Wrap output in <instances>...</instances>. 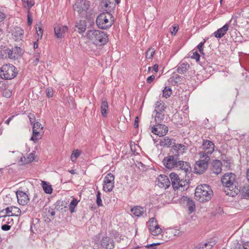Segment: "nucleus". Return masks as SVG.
I'll use <instances>...</instances> for the list:
<instances>
[{
    "label": "nucleus",
    "instance_id": "nucleus-1",
    "mask_svg": "<svg viewBox=\"0 0 249 249\" xmlns=\"http://www.w3.org/2000/svg\"><path fill=\"white\" fill-rule=\"evenodd\" d=\"M221 182L225 187L224 191L227 195L233 196L239 192L235 174L232 173H226L222 177Z\"/></svg>",
    "mask_w": 249,
    "mask_h": 249
},
{
    "label": "nucleus",
    "instance_id": "nucleus-2",
    "mask_svg": "<svg viewBox=\"0 0 249 249\" xmlns=\"http://www.w3.org/2000/svg\"><path fill=\"white\" fill-rule=\"evenodd\" d=\"M87 36L96 46L104 45L108 41L107 35L105 32L98 30L88 31Z\"/></svg>",
    "mask_w": 249,
    "mask_h": 249
},
{
    "label": "nucleus",
    "instance_id": "nucleus-3",
    "mask_svg": "<svg viewBox=\"0 0 249 249\" xmlns=\"http://www.w3.org/2000/svg\"><path fill=\"white\" fill-rule=\"evenodd\" d=\"M213 195V192L210 186L207 184L198 185L195 190V198L200 202L209 201Z\"/></svg>",
    "mask_w": 249,
    "mask_h": 249
},
{
    "label": "nucleus",
    "instance_id": "nucleus-4",
    "mask_svg": "<svg viewBox=\"0 0 249 249\" xmlns=\"http://www.w3.org/2000/svg\"><path fill=\"white\" fill-rule=\"evenodd\" d=\"M113 22V17L111 14L107 12L101 13L96 20L97 26L101 29H107L110 28Z\"/></svg>",
    "mask_w": 249,
    "mask_h": 249
},
{
    "label": "nucleus",
    "instance_id": "nucleus-5",
    "mask_svg": "<svg viewBox=\"0 0 249 249\" xmlns=\"http://www.w3.org/2000/svg\"><path fill=\"white\" fill-rule=\"evenodd\" d=\"M18 73L17 68L12 64H6L0 68V77L5 80L14 79Z\"/></svg>",
    "mask_w": 249,
    "mask_h": 249
},
{
    "label": "nucleus",
    "instance_id": "nucleus-6",
    "mask_svg": "<svg viewBox=\"0 0 249 249\" xmlns=\"http://www.w3.org/2000/svg\"><path fill=\"white\" fill-rule=\"evenodd\" d=\"M90 4V2L87 0H76L73 9L81 17H84L89 8Z\"/></svg>",
    "mask_w": 249,
    "mask_h": 249
},
{
    "label": "nucleus",
    "instance_id": "nucleus-7",
    "mask_svg": "<svg viewBox=\"0 0 249 249\" xmlns=\"http://www.w3.org/2000/svg\"><path fill=\"white\" fill-rule=\"evenodd\" d=\"M114 186V176L111 173L107 174L103 181V190L106 192H110Z\"/></svg>",
    "mask_w": 249,
    "mask_h": 249
},
{
    "label": "nucleus",
    "instance_id": "nucleus-8",
    "mask_svg": "<svg viewBox=\"0 0 249 249\" xmlns=\"http://www.w3.org/2000/svg\"><path fill=\"white\" fill-rule=\"evenodd\" d=\"M179 160L177 155H169L165 157L162 161L163 165L168 169L176 168Z\"/></svg>",
    "mask_w": 249,
    "mask_h": 249
},
{
    "label": "nucleus",
    "instance_id": "nucleus-9",
    "mask_svg": "<svg viewBox=\"0 0 249 249\" xmlns=\"http://www.w3.org/2000/svg\"><path fill=\"white\" fill-rule=\"evenodd\" d=\"M151 132L160 137L165 135L168 131V127L163 124H156L151 129Z\"/></svg>",
    "mask_w": 249,
    "mask_h": 249
},
{
    "label": "nucleus",
    "instance_id": "nucleus-10",
    "mask_svg": "<svg viewBox=\"0 0 249 249\" xmlns=\"http://www.w3.org/2000/svg\"><path fill=\"white\" fill-rule=\"evenodd\" d=\"M172 187L174 190L178 189L180 187L185 186V181L180 180L178 176L175 173H171L170 174Z\"/></svg>",
    "mask_w": 249,
    "mask_h": 249
},
{
    "label": "nucleus",
    "instance_id": "nucleus-11",
    "mask_svg": "<svg viewBox=\"0 0 249 249\" xmlns=\"http://www.w3.org/2000/svg\"><path fill=\"white\" fill-rule=\"evenodd\" d=\"M5 53L8 54L10 59H18L20 57L22 53V49L18 47H15L12 49H5Z\"/></svg>",
    "mask_w": 249,
    "mask_h": 249
},
{
    "label": "nucleus",
    "instance_id": "nucleus-12",
    "mask_svg": "<svg viewBox=\"0 0 249 249\" xmlns=\"http://www.w3.org/2000/svg\"><path fill=\"white\" fill-rule=\"evenodd\" d=\"M157 185L160 188L165 189L168 188L170 185V181L168 177L164 175H160L157 178Z\"/></svg>",
    "mask_w": 249,
    "mask_h": 249
},
{
    "label": "nucleus",
    "instance_id": "nucleus-13",
    "mask_svg": "<svg viewBox=\"0 0 249 249\" xmlns=\"http://www.w3.org/2000/svg\"><path fill=\"white\" fill-rule=\"evenodd\" d=\"M202 148L203 150L202 152H205L208 154H211L214 151V144L211 141L203 140Z\"/></svg>",
    "mask_w": 249,
    "mask_h": 249
},
{
    "label": "nucleus",
    "instance_id": "nucleus-14",
    "mask_svg": "<svg viewBox=\"0 0 249 249\" xmlns=\"http://www.w3.org/2000/svg\"><path fill=\"white\" fill-rule=\"evenodd\" d=\"M208 167V163L206 162H202L201 160H197L196 161L195 166V171L196 174H203Z\"/></svg>",
    "mask_w": 249,
    "mask_h": 249
},
{
    "label": "nucleus",
    "instance_id": "nucleus-15",
    "mask_svg": "<svg viewBox=\"0 0 249 249\" xmlns=\"http://www.w3.org/2000/svg\"><path fill=\"white\" fill-rule=\"evenodd\" d=\"M101 246L105 249H112L114 247V242L111 238L104 237L101 241Z\"/></svg>",
    "mask_w": 249,
    "mask_h": 249
},
{
    "label": "nucleus",
    "instance_id": "nucleus-16",
    "mask_svg": "<svg viewBox=\"0 0 249 249\" xmlns=\"http://www.w3.org/2000/svg\"><path fill=\"white\" fill-rule=\"evenodd\" d=\"M18 203L22 205H26L29 201V197L25 192L18 190L16 192Z\"/></svg>",
    "mask_w": 249,
    "mask_h": 249
},
{
    "label": "nucleus",
    "instance_id": "nucleus-17",
    "mask_svg": "<svg viewBox=\"0 0 249 249\" xmlns=\"http://www.w3.org/2000/svg\"><path fill=\"white\" fill-rule=\"evenodd\" d=\"M176 169L184 171L186 174L190 173L192 171L191 167L189 162L179 160Z\"/></svg>",
    "mask_w": 249,
    "mask_h": 249
},
{
    "label": "nucleus",
    "instance_id": "nucleus-18",
    "mask_svg": "<svg viewBox=\"0 0 249 249\" xmlns=\"http://www.w3.org/2000/svg\"><path fill=\"white\" fill-rule=\"evenodd\" d=\"M54 30L57 37L61 38L64 36L65 34L68 30V28L65 25H57L54 27Z\"/></svg>",
    "mask_w": 249,
    "mask_h": 249
},
{
    "label": "nucleus",
    "instance_id": "nucleus-19",
    "mask_svg": "<svg viewBox=\"0 0 249 249\" xmlns=\"http://www.w3.org/2000/svg\"><path fill=\"white\" fill-rule=\"evenodd\" d=\"M222 162L220 160H214L211 167V171L216 175L220 174L222 171Z\"/></svg>",
    "mask_w": 249,
    "mask_h": 249
},
{
    "label": "nucleus",
    "instance_id": "nucleus-20",
    "mask_svg": "<svg viewBox=\"0 0 249 249\" xmlns=\"http://www.w3.org/2000/svg\"><path fill=\"white\" fill-rule=\"evenodd\" d=\"M188 147L184 144L181 143H174L173 145V149L174 151L177 153V156L179 154H183L185 153L187 150Z\"/></svg>",
    "mask_w": 249,
    "mask_h": 249
},
{
    "label": "nucleus",
    "instance_id": "nucleus-21",
    "mask_svg": "<svg viewBox=\"0 0 249 249\" xmlns=\"http://www.w3.org/2000/svg\"><path fill=\"white\" fill-rule=\"evenodd\" d=\"M24 31L20 27H16L13 31L12 36L14 39L16 41L22 40L23 37Z\"/></svg>",
    "mask_w": 249,
    "mask_h": 249
},
{
    "label": "nucleus",
    "instance_id": "nucleus-22",
    "mask_svg": "<svg viewBox=\"0 0 249 249\" xmlns=\"http://www.w3.org/2000/svg\"><path fill=\"white\" fill-rule=\"evenodd\" d=\"M229 27V23H226L222 27L218 29L213 34L215 37L220 38L227 33Z\"/></svg>",
    "mask_w": 249,
    "mask_h": 249
},
{
    "label": "nucleus",
    "instance_id": "nucleus-23",
    "mask_svg": "<svg viewBox=\"0 0 249 249\" xmlns=\"http://www.w3.org/2000/svg\"><path fill=\"white\" fill-rule=\"evenodd\" d=\"M155 113V121L156 124L161 123L164 118V110H154L153 113Z\"/></svg>",
    "mask_w": 249,
    "mask_h": 249
},
{
    "label": "nucleus",
    "instance_id": "nucleus-24",
    "mask_svg": "<svg viewBox=\"0 0 249 249\" xmlns=\"http://www.w3.org/2000/svg\"><path fill=\"white\" fill-rule=\"evenodd\" d=\"M175 140L173 139H170L168 137H163L160 142V145L162 146L170 147L174 145Z\"/></svg>",
    "mask_w": 249,
    "mask_h": 249
},
{
    "label": "nucleus",
    "instance_id": "nucleus-25",
    "mask_svg": "<svg viewBox=\"0 0 249 249\" xmlns=\"http://www.w3.org/2000/svg\"><path fill=\"white\" fill-rule=\"evenodd\" d=\"M190 68V65L188 63H179L177 66V71L179 74H183L186 72Z\"/></svg>",
    "mask_w": 249,
    "mask_h": 249
},
{
    "label": "nucleus",
    "instance_id": "nucleus-26",
    "mask_svg": "<svg viewBox=\"0 0 249 249\" xmlns=\"http://www.w3.org/2000/svg\"><path fill=\"white\" fill-rule=\"evenodd\" d=\"M183 200L184 201L186 202V204H187L186 205L188 207L189 211L191 213L194 212L195 210L196 205H195L194 201L193 200L190 199L188 197L184 196L183 197Z\"/></svg>",
    "mask_w": 249,
    "mask_h": 249
},
{
    "label": "nucleus",
    "instance_id": "nucleus-27",
    "mask_svg": "<svg viewBox=\"0 0 249 249\" xmlns=\"http://www.w3.org/2000/svg\"><path fill=\"white\" fill-rule=\"evenodd\" d=\"M108 109V105L107 100L105 98H102L101 100V110L102 115L105 117L107 115V111Z\"/></svg>",
    "mask_w": 249,
    "mask_h": 249
},
{
    "label": "nucleus",
    "instance_id": "nucleus-28",
    "mask_svg": "<svg viewBox=\"0 0 249 249\" xmlns=\"http://www.w3.org/2000/svg\"><path fill=\"white\" fill-rule=\"evenodd\" d=\"M87 25L86 22L84 20H80L79 22L77 23L76 28H77V32L80 34H82L86 30Z\"/></svg>",
    "mask_w": 249,
    "mask_h": 249
},
{
    "label": "nucleus",
    "instance_id": "nucleus-29",
    "mask_svg": "<svg viewBox=\"0 0 249 249\" xmlns=\"http://www.w3.org/2000/svg\"><path fill=\"white\" fill-rule=\"evenodd\" d=\"M42 131L39 130L33 129V135L31 140L34 142H36L37 140L40 139L42 137Z\"/></svg>",
    "mask_w": 249,
    "mask_h": 249
},
{
    "label": "nucleus",
    "instance_id": "nucleus-30",
    "mask_svg": "<svg viewBox=\"0 0 249 249\" xmlns=\"http://www.w3.org/2000/svg\"><path fill=\"white\" fill-rule=\"evenodd\" d=\"M131 212L136 216H140L143 213V208L140 206H136L131 209Z\"/></svg>",
    "mask_w": 249,
    "mask_h": 249
},
{
    "label": "nucleus",
    "instance_id": "nucleus-31",
    "mask_svg": "<svg viewBox=\"0 0 249 249\" xmlns=\"http://www.w3.org/2000/svg\"><path fill=\"white\" fill-rule=\"evenodd\" d=\"M242 197L245 199H249V185L243 186L241 190H239Z\"/></svg>",
    "mask_w": 249,
    "mask_h": 249
},
{
    "label": "nucleus",
    "instance_id": "nucleus-32",
    "mask_svg": "<svg viewBox=\"0 0 249 249\" xmlns=\"http://www.w3.org/2000/svg\"><path fill=\"white\" fill-rule=\"evenodd\" d=\"M198 155L199 156V159L198 160H201L202 162H206L209 163L210 160V158L208 154L205 152L200 151L198 153Z\"/></svg>",
    "mask_w": 249,
    "mask_h": 249
},
{
    "label": "nucleus",
    "instance_id": "nucleus-33",
    "mask_svg": "<svg viewBox=\"0 0 249 249\" xmlns=\"http://www.w3.org/2000/svg\"><path fill=\"white\" fill-rule=\"evenodd\" d=\"M42 187L44 191L46 194H51L52 193L53 189L51 185L45 181H42Z\"/></svg>",
    "mask_w": 249,
    "mask_h": 249
},
{
    "label": "nucleus",
    "instance_id": "nucleus-34",
    "mask_svg": "<svg viewBox=\"0 0 249 249\" xmlns=\"http://www.w3.org/2000/svg\"><path fill=\"white\" fill-rule=\"evenodd\" d=\"M55 209L56 207L54 206H50L48 208V213L47 215L50 217L52 219H53L54 218Z\"/></svg>",
    "mask_w": 249,
    "mask_h": 249
},
{
    "label": "nucleus",
    "instance_id": "nucleus-35",
    "mask_svg": "<svg viewBox=\"0 0 249 249\" xmlns=\"http://www.w3.org/2000/svg\"><path fill=\"white\" fill-rule=\"evenodd\" d=\"M41 23L40 22H38L36 24V26H38V27H36V34L38 36L37 40L39 39H41L42 37L43 33V30L42 29V26H41Z\"/></svg>",
    "mask_w": 249,
    "mask_h": 249
},
{
    "label": "nucleus",
    "instance_id": "nucleus-36",
    "mask_svg": "<svg viewBox=\"0 0 249 249\" xmlns=\"http://www.w3.org/2000/svg\"><path fill=\"white\" fill-rule=\"evenodd\" d=\"M78 201L75 198H73L69 205V210L71 213L74 212V209L77 205Z\"/></svg>",
    "mask_w": 249,
    "mask_h": 249
},
{
    "label": "nucleus",
    "instance_id": "nucleus-37",
    "mask_svg": "<svg viewBox=\"0 0 249 249\" xmlns=\"http://www.w3.org/2000/svg\"><path fill=\"white\" fill-rule=\"evenodd\" d=\"M148 225L149 230L153 229L154 228L157 226V225H159L155 218L154 217H152L149 219L148 221Z\"/></svg>",
    "mask_w": 249,
    "mask_h": 249
},
{
    "label": "nucleus",
    "instance_id": "nucleus-38",
    "mask_svg": "<svg viewBox=\"0 0 249 249\" xmlns=\"http://www.w3.org/2000/svg\"><path fill=\"white\" fill-rule=\"evenodd\" d=\"M150 232L153 235L157 236L161 233L162 231L159 225H157L155 228L149 230Z\"/></svg>",
    "mask_w": 249,
    "mask_h": 249
},
{
    "label": "nucleus",
    "instance_id": "nucleus-39",
    "mask_svg": "<svg viewBox=\"0 0 249 249\" xmlns=\"http://www.w3.org/2000/svg\"><path fill=\"white\" fill-rule=\"evenodd\" d=\"M163 96L167 98L172 94V91L170 87H165L162 91Z\"/></svg>",
    "mask_w": 249,
    "mask_h": 249
},
{
    "label": "nucleus",
    "instance_id": "nucleus-40",
    "mask_svg": "<svg viewBox=\"0 0 249 249\" xmlns=\"http://www.w3.org/2000/svg\"><path fill=\"white\" fill-rule=\"evenodd\" d=\"M10 209L11 210L12 214H11V216H18L20 215L21 211L20 210L16 207H10Z\"/></svg>",
    "mask_w": 249,
    "mask_h": 249
},
{
    "label": "nucleus",
    "instance_id": "nucleus-41",
    "mask_svg": "<svg viewBox=\"0 0 249 249\" xmlns=\"http://www.w3.org/2000/svg\"><path fill=\"white\" fill-rule=\"evenodd\" d=\"M81 153V151L78 149L73 150L71 155V160L72 161H75L77 158L80 156Z\"/></svg>",
    "mask_w": 249,
    "mask_h": 249
},
{
    "label": "nucleus",
    "instance_id": "nucleus-42",
    "mask_svg": "<svg viewBox=\"0 0 249 249\" xmlns=\"http://www.w3.org/2000/svg\"><path fill=\"white\" fill-rule=\"evenodd\" d=\"M155 53V50L154 48H150L146 51L145 53V56L147 59H152L153 57L154 54Z\"/></svg>",
    "mask_w": 249,
    "mask_h": 249
},
{
    "label": "nucleus",
    "instance_id": "nucleus-43",
    "mask_svg": "<svg viewBox=\"0 0 249 249\" xmlns=\"http://www.w3.org/2000/svg\"><path fill=\"white\" fill-rule=\"evenodd\" d=\"M24 158L25 159V163H28L30 162H32L34 160H35V153L33 152H32L28 154L26 158L25 157H24Z\"/></svg>",
    "mask_w": 249,
    "mask_h": 249
},
{
    "label": "nucleus",
    "instance_id": "nucleus-44",
    "mask_svg": "<svg viewBox=\"0 0 249 249\" xmlns=\"http://www.w3.org/2000/svg\"><path fill=\"white\" fill-rule=\"evenodd\" d=\"M180 79L181 76L175 73H174L170 78L171 81H173V80L174 81L175 84H178L180 83L181 82Z\"/></svg>",
    "mask_w": 249,
    "mask_h": 249
},
{
    "label": "nucleus",
    "instance_id": "nucleus-45",
    "mask_svg": "<svg viewBox=\"0 0 249 249\" xmlns=\"http://www.w3.org/2000/svg\"><path fill=\"white\" fill-rule=\"evenodd\" d=\"M3 217V221H6L10 220V217L6 215V212L4 211V209L0 211V218Z\"/></svg>",
    "mask_w": 249,
    "mask_h": 249
},
{
    "label": "nucleus",
    "instance_id": "nucleus-46",
    "mask_svg": "<svg viewBox=\"0 0 249 249\" xmlns=\"http://www.w3.org/2000/svg\"><path fill=\"white\" fill-rule=\"evenodd\" d=\"M165 107L164 106L162 103L159 101L157 102V103L155 104V110L159 109L165 110Z\"/></svg>",
    "mask_w": 249,
    "mask_h": 249
},
{
    "label": "nucleus",
    "instance_id": "nucleus-47",
    "mask_svg": "<svg viewBox=\"0 0 249 249\" xmlns=\"http://www.w3.org/2000/svg\"><path fill=\"white\" fill-rule=\"evenodd\" d=\"M101 194L100 191H98L96 195V203L97 206L99 207L103 205L102 199L101 198Z\"/></svg>",
    "mask_w": 249,
    "mask_h": 249
},
{
    "label": "nucleus",
    "instance_id": "nucleus-48",
    "mask_svg": "<svg viewBox=\"0 0 249 249\" xmlns=\"http://www.w3.org/2000/svg\"><path fill=\"white\" fill-rule=\"evenodd\" d=\"M22 1L25 4L24 6L26 7L27 5L29 9L34 4L31 0H22Z\"/></svg>",
    "mask_w": 249,
    "mask_h": 249
},
{
    "label": "nucleus",
    "instance_id": "nucleus-49",
    "mask_svg": "<svg viewBox=\"0 0 249 249\" xmlns=\"http://www.w3.org/2000/svg\"><path fill=\"white\" fill-rule=\"evenodd\" d=\"M43 127L41 125V124L39 122H36L34 123L33 129L39 130L40 131L43 130Z\"/></svg>",
    "mask_w": 249,
    "mask_h": 249
},
{
    "label": "nucleus",
    "instance_id": "nucleus-50",
    "mask_svg": "<svg viewBox=\"0 0 249 249\" xmlns=\"http://www.w3.org/2000/svg\"><path fill=\"white\" fill-rule=\"evenodd\" d=\"M46 95L49 98L53 97V88L49 87L46 89Z\"/></svg>",
    "mask_w": 249,
    "mask_h": 249
},
{
    "label": "nucleus",
    "instance_id": "nucleus-51",
    "mask_svg": "<svg viewBox=\"0 0 249 249\" xmlns=\"http://www.w3.org/2000/svg\"><path fill=\"white\" fill-rule=\"evenodd\" d=\"M205 42V40H204L203 42H200L198 45H197V49H198L199 52L201 54H204L203 51V45L204 44Z\"/></svg>",
    "mask_w": 249,
    "mask_h": 249
},
{
    "label": "nucleus",
    "instance_id": "nucleus-52",
    "mask_svg": "<svg viewBox=\"0 0 249 249\" xmlns=\"http://www.w3.org/2000/svg\"><path fill=\"white\" fill-rule=\"evenodd\" d=\"M34 57L36 58L35 60L33 61L34 65H37L39 59V53H35L34 54Z\"/></svg>",
    "mask_w": 249,
    "mask_h": 249
},
{
    "label": "nucleus",
    "instance_id": "nucleus-53",
    "mask_svg": "<svg viewBox=\"0 0 249 249\" xmlns=\"http://www.w3.org/2000/svg\"><path fill=\"white\" fill-rule=\"evenodd\" d=\"M202 246H204L205 248H203V249H211L212 247L213 246V245L212 244V243H205V244L201 245Z\"/></svg>",
    "mask_w": 249,
    "mask_h": 249
},
{
    "label": "nucleus",
    "instance_id": "nucleus-54",
    "mask_svg": "<svg viewBox=\"0 0 249 249\" xmlns=\"http://www.w3.org/2000/svg\"><path fill=\"white\" fill-rule=\"evenodd\" d=\"M10 228H11V226H10L7 223L2 225L1 226V229L4 231H9L10 229Z\"/></svg>",
    "mask_w": 249,
    "mask_h": 249
},
{
    "label": "nucleus",
    "instance_id": "nucleus-55",
    "mask_svg": "<svg viewBox=\"0 0 249 249\" xmlns=\"http://www.w3.org/2000/svg\"><path fill=\"white\" fill-rule=\"evenodd\" d=\"M172 28H173V30H172V31H171V33L172 35H175L178 31V26H173L172 27Z\"/></svg>",
    "mask_w": 249,
    "mask_h": 249
},
{
    "label": "nucleus",
    "instance_id": "nucleus-56",
    "mask_svg": "<svg viewBox=\"0 0 249 249\" xmlns=\"http://www.w3.org/2000/svg\"><path fill=\"white\" fill-rule=\"evenodd\" d=\"M155 76L154 75H152L150 76H149L147 79L146 81L148 83L150 84L151 82L153 81V80L155 79Z\"/></svg>",
    "mask_w": 249,
    "mask_h": 249
},
{
    "label": "nucleus",
    "instance_id": "nucleus-57",
    "mask_svg": "<svg viewBox=\"0 0 249 249\" xmlns=\"http://www.w3.org/2000/svg\"><path fill=\"white\" fill-rule=\"evenodd\" d=\"M192 57L193 58L195 59L196 60V61H197L199 60L200 55L196 52L193 53Z\"/></svg>",
    "mask_w": 249,
    "mask_h": 249
},
{
    "label": "nucleus",
    "instance_id": "nucleus-58",
    "mask_svg": "<svg viewBox=\"0 0 249 249\" xmlns=\"http://www.w3.org/2000/svg\"><path fill=\"white\" fill-rule=\"evenodd\" d=\"M33 19L31 16L28 14L27 16V22L28 25H31L32 23Z\"/></svg>",
    "mask_w": 249,
    "mask_h": 249
},
{
    "label": "nucleus",
    "instance_id": "nucleus-59",
    "mask_svg": "<svg viewBox=\"0 0 249 249\" xmlns=\"http://www.w3.org/2000/svg\"><path fill=\"white\" fill-rule=\"evenodd\" d=\"M4 211L6 212V215L10 217L11 214H12V211L10 209V207H7L5 209H4Z\"/></svg>",
    "mask_w": 249,
    "mask_h": 249
},
{
    "label": "nucleus",
    "instance_id": "nucleus-60",
    "mask_svg": "<svg viewBox=\"0 0 249 249\" xmlns=\"http://www.w3.org/2000/svg\"><path fill=\"white\" fill-rule=\"evenodd\" d=\"M134 126L135 128H137L139 126V118L138 117H136L135 119Z\"/></svg>",
    "mask_w": 249,
    "mask_h": 249
},
{
    "label": "nucleus",
    "instance_id": "nucleus-61",
    "mask_svg": "<svg viewBox=\"0 0 249 249\" xmlns=\"http://www.w3.org/2000/svg\"><path fill=\"white\" fill-rule=\"evenodd\" d=\"M242 247H244V244H239L238 243H236L235 245L234 249H243Z\"/></svg>",
    "mask_w": 249,
    "mask_h": 249
},
{
    "label": "nucleus",
    "instance_id": "nucleus-62",
    "mask_svg": "<svg viewBox=\"0 0 249 249\" xmlns=\"http://www.w3.org/2000/svg\"><path fill=\"white\" fill-rule=\"evenodd\" d=\"M4 14L0 11V22H1L4 19Z\"/></svg>",
    "mask_w": 249,
    "mask_h": 249
},
{
    "label": "nucleus",
    "instance_id": "nucleus-63",
    "mask_svg": "<svg viewBox=\"0 0 249 249\" xmlns=\"http://www.w3.org/2000/svg\"><path fill=\"white\" fill-rule=\"evenodd\" d=\"M243 249H249V242H247L244 244V247H242Z\"/></svg>",
    "mask_w": 249,
    "mask_h": 249
},
{
    "label": "nucleus",
    "instance_id": "nucleus-64",
    "mask_svg": "<svg viewBox=\"0 0 249 249\" xmlns=\"http://www.w3.org/2000/svg\"><path fill=\"white\" fill-rule=\"evenodd\" d=\"M153 70L154 71L156 72H157L159 69V66L158 64H155L154 65V66L152 67Z\"/></svg>",
    "mask_w": 249,
    "mask_h": 249
}]
</instances>
